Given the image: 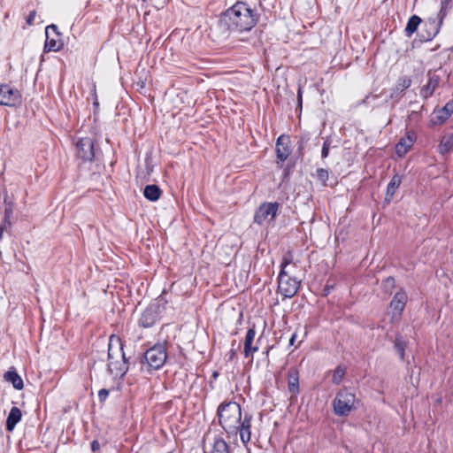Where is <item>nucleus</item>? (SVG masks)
<instances>
[{"instance_id": "obj_1", "label": "nucleus", "mask_w": 453, "mask_h": 453, "mask_svg": "<svg viewBox=\"0 0 453 453\" xmlns=\"http://www.w3.org/2000/svg\"><path fill=\"white\" fill-rule=\"evenodd\" d=\"M257 14L245 3H236L224 12L218 22L226 37L231 32L250 31L257 22Z\"/></svg>"}, {"instance_id": "obj_2", "label": "nucleus", "mask_w": 453, "mask_h": 453, "mask_svg": "<svg viewBox=\"0 0 453 453\" xmlns=\"http://www.w3.org/2000/svg\"><path fill=\"white\" fill-rule=\"evenodd\" d=\"M123 342L119 336L111 334L108 343V371L115 377H123L128 371Z\"/></svg>"}, {"instance_id": "obj_3", "label": "nucleus", "mask_w": 453, "mask_h": 453, "mask_svg": "<svg viewBox=\"0 0 453 453\" xmlns=\"http://www.w3.org/2000/svg\"><path fill=\"white\" fill-rule=\"evenodd\" d=\"M219 422L229 438L237 437V425L241 420L242 408L234 401L221 403L217 410Z\"/></svg>"}, {"instance_id": "obj_4", "label": "nucleus", "mask_w": 453, "mask_h": 453, "mask_svg": "<svg viewBox=\"0 0 453 453\" xmlns=\"http://www.w3.org/2000/svg\"><path fill=\"white\" fill-rule=\"evenodd\" d=\"M292 263V256L288 254L285 256L280 264V271L278 276L279 292L285 298H291L297 293L301 280L292 275L288 266Z\"/></svg>"}, {"instance_id": "obj_5", "label": "nucleus", "mask_w": 453, "mask_h": 453, "mask_svg": "<svg viewBox=\"0 0 453 453\" xmlns=\"http://www.w3.org/2000/svg\"><path fill=\"white\" fill-rule=\"evenodd\" d=\"M453 0H442L441 9L436 17H429L423 22V29L419 34L420 41L429 42L439 33L449 10L453 7Z\"/></svg>"}, {"instance_id": "obj_6", "label": "nucleus", "mask_w": 453, "mask_h": 453, "mask_svg": "<svg viewBox=\"0 0 453 453\" xmlns=\"http://www.w3.org/2000/svg\"><path fill=\"white\" fill-rule=\"evenodd\" d=\"M166 302L163 298H157L151 303L142 313L139 325L144 328L153 326L161 318L165 310Z\"/></svg>"}, {"instance_id": "obj_7", "label": "nucleus", "mask_w": 453, "mask_h": 453, "mask_svg": "<svg viewBox=\"0 0 453 453\" xmlns=\"http://www.w3.org/2000/svg\"><path fill=\"white\" fill-rule=\"evenodd\" d=\"M356 395L347 389H341L333 402L334 411L337 416H348L355 408Z\"/></svg>"}, {"instance_id": "obj_8", "label": "nucleus", "mask_w": 453, "mask_h": 453, "mask_svg": "<svg viewBox=\"0 0 453 453\" xmlns=\"http://www.w3.org/2000/svg\"><path fill=\"white\" fill-rule=\"evenodd\" d=\"M167 358V349L165 344L157 343L147 349L144 359L148 366L153 370L160 369Z\"/></svg>"}, {"instance_id": "obj_9", "label": "nucleus", "mask_w": 453, "mask_h": 453, "mask_svg": "<svg viewBox=\"0 0 453 453\" xmlns=\"http://www.w3.org/2000/svg\"><path fill=\"white\" fill-rule=\"evenodd\" d=\"M95 142L89 137L81 138L76 143V156L82 162H92L97 158Z\"/></svg>"}, {"instance_id": "obj_10", "label": "nucleus", "mask_w": 453, "mask_h": 453, "mask_svg": "<svg viewBox=\"0 0 453 453\" xmlns=\"http://www.w3.org/2000/svg\"><path fill=\"white\" fill-rule=\"evenodd\" d=\"M22 103V96L19 89L9 84H0V105L17 107Z\"/></svg>"}, {"instance_id": "obj_11", "label": "nucleus", "mask_w": 453, "mask_h": 453, "mask_svg": "<svg viewBox=\"0 0 453 453\" xmlns=\"http://www.w3.org/2000/svg\"><path fill=\"white\" fill-rule=\"evenodd\" d=\"M279 206L277 202L261 203L255 212L254 222L262 226L267 220H274L278 214Z\"/></svg>"}, {"instance_id": "obj_12", "label": "nucleus", "mask_w": 453, "mask_h": 453, "mask_svg": "<svg viewBox=\"0 0 453 453\" xmlns=\"http://www.w3.org/2000/svg\"><path fill=\"white\" fill-rule=\"evenodd\" d=\"M46 40L44 43V51H58L61 50L63 43L58 38L60 33L56 25H50L45 29Z\"/></svg>"}, {"instance_id": "obj_13", "label": "nucleus", "mask_w": 453, "mask_h": 453, "mask_svg": "<svg viewBox=\"0 0 453 453\" xmlns=\"http://www.w3.org/2000/svg\"><path fill=\"white\" fill-rule=\"evenodd\" d=\"M453 113V100L449 101L443 107L434 109L430 116V126H441L445 123Z\"/></svg>"}, {"instance_id": "obj_14", "label": "nucleus", "mask_w": 453, "mask_h": 453, "mask_svg": "<svg viewBox=\"0 0 453 453\" xmlns=\"http://www.w3.org/2000/svg\"><path fill=\"white\" fill-rule=\"evenodd\" d=\"M252 415L245 412L237 425V434H240L242 442L246 445L251 439Z\"/></svg>"}, {"instance_id": "obj_15", "label": "nucleus", "mask_w": 453, "mask_h": 453, "mask_svg": "<svg viewBox=\"0 0 453 453\" xmlns=\"http://www.w3.org/2000/svg\"><path fill=\"white\" fill-rule=\"evenodd\" d=\"M277 159L284 162L291 154V141L288 135L281 134L278 137L275 146Z\"/></svg>"}, {"instance_id": "obj_16", "label": "nucleus", "mask_w": 453, "mask_h": 453, "mask_svg": "<svg viewBox=\"0 0 453 453\" xmlns=\"http://www.w3.org/2000/svg\"><path fill=\"white\" fill-rule=\"evenodd\" d=\"M407 294L403 290L396 292L390 302V308L393 310V319L400 318L407 303Z\"/></svg>"}, {"instance_id": "obj_17", "label": "nucleus", "mask_w": 453, "mask_h": 453, "mask_svg": "<svg viewBox=\"0 0 453 453\" xmlns=\"http://www.w3.org/2000/svg\"><path fill=\"white\" fill-rule=\"evenodd\" d=\"M256 336L255 326L250 327L246 333L244 342H243V354L245 357H253V354L258 351L257 343L254 344Z\"/></svg>"}, {"instance_id": "obj_18", "label": "nucleus", "mask_w": 453, "mask_h": 453, "mask_svg": "<svg viewBox=\"0 0 453 453\" xmlns=\"http://www.w3.org/2000/svg\"><path fill=\"white\" fill-rule=\"evenodd\" d=\"M441 77L435 73H428V81L420 89V96L424 99H427L433 96L434 90L439 87Z\"/></svg>"}, {"instance_id": "obj_19", "label": "nucleus", "mask_w": 453, "mask_h": 453, "mask_svg": "<svg viewBox=\"0 0 453 453\" xmlns=\"http://www.w3.org/2000/svg\"><path fill=\"white\" fill-rule=\"evenodd\" d=\"M416 134L412 131L406 132L395 146V152L399 157L404 156L416 141Z\"/></svg>"}, {"instance_id": "obj_20", "label": "nucleus", "mask_w": 453, "mask_h": 453, "mask_svg": "<svg viewBox=\"0 0 453 453\" xmlns=\"http://www.w3.org/2000/svg\"><path fill=\"white\" fill-rule=\"evenodd\" d=\"M288 388L294 395L299 393V372L296 367H290L288 371Z\"/></svg>"}, {"instance_id": "obj_21", "label": "nucleus", "mask_w": 453, "mask_h": 453, "mask_svg": "<svg viewBox=\"0 0 453 453\" xmlns=\"http://www.w3.org/2000/svg\"><path fill=\"white\" fill-rule=\"evenodd\" d=\"M21 418L22 412L19 408L13 406L6 419V430L12 432L15 428L16 425L21 420Z\"/></svg>"}, {"instance_id": "obj_22", "label": "nucleus", "mask_w": 453, "mask_h": 453, "mask_svg": "<svg viewBox=\"0 0 453 453\" xmlns=\"http://www.w3.org/2000/svg\"><path fill=\"white\" fill-rule=\"evenodd\" d=\"M4 378L6 381L12 384L13 388L21 390L24 388L23 380L14 368H11L4 374Z\"/></svg>"}, {"instance_id": "obj_23", "label": "nucleus", "mask_w": 453, "mask_h": 453, "mask_svg": "<svg viewBox=\"0 0 453 453\" xmlns=\"http://www.w3.org/2000/svg\"><path fill=\"white\" fill-rule=\"evenodd\" d=\"M162 191L157 185L150 184L145 186L143 189V196L146 199L151 202L157 201L161 196Z\"/></svg>"}, {"instance_id": "obj_24", "label": "nucleus", "mask_w": 453, "mask_h": 453, "mask_svg": "<svg viewBox=\"0 0 453 453\" xmlns=\"http://www.w3.org/2000/svg\"><path fill=\"white\" fill-rule=\"evenodd\" d=\"M422 19L418 15H412L405 27L404 33L407 37H411L415 32H417L418 26L421 24Z\"/></svg>"}, {"instance_id": "obj_25", "label": "nucleus", "mask_w": 453, "mask_h": 453, "mask_svg": "<svg viewBox=\"0 0 453 453\" xmlns=\"http://www.w3.org/2000/svg\"><path fill=\"white\" fill-rule=\"evenodd\" d=\"M451 150H453V135H445L439 145V151L441 154H446Z\"/></svg>"}, {"instance_id": "obj_26", "label": "nucleus", "mask_w": 453, "mask_h": 453, "mask_svg": "<svg viewBox=\"0 0 453 453\" xmlns=\"http://www.w3.org/2000/svg\"><path fill=\"white\" fill-rule=\"evenodd\" d=\"M402 182L401 176L395 174L392 177L387 188V196L392 198Z\"/></svg>"}, {"instance_id": "obj_27", "label": "nucleus", "mask_w": 453, "mask_h": 453, "mask_svg": "<svg viewBox=\"0 0 453 453\" xmlns=\"http://www.w3.org/2000/svg\"><path fill=\"white\" fill-rule=\"evenodd\" d=\"M394 346L399 355L400 359L403 361L405 357V349L407 347V342L404 341L402 336L397 335L395 337Z\"/></svg>"}, {"instance_id": "obj_28", "label": "nucleus", "mask_w": 453, "mask_h": 453, "mask_svg": "<svg viewBox=\"0 0 453 453\" xmlns=\"http://www.w3.org/2000/svg\"><path fill=\"white\" fill-rule=\"evenodd\" d=\"M12 214V207L11 205L7 206L4 210V219L2 225H0V239L2 238L3 232L6 228V226H11L10 218Z\"/></svg>"}, {"instance_id": "obj_29", "label": "nucleus", "mask_w": 453, "mask_h": 453, "mask_svg": "<svg viewBox=\"0 0 453 453\" xmlns=\"http://www.w3.org/2000/svg\"><path fill=\"white\" fill-rule=\"evenodd\" d=\"M345 368L342 366H337L334 371L332 382L335 385H339L342 382L345 375Z\"/></svg>"}, {"instance_id": "obj_30", "label": "nucleus", "mask_w": 453, "mask_h": 453, "mask_svg": "<svg viewBox=\"0 0 453 453\" xmlns=\"http://www.w3.org/2000/svg\"><path fill=\"white\" fill-rule=\"evenodd\" d=\"M411 85V78L404 76L399 79L395 89L397 91L403 92L405 89L409 88Z\"/></svg>"}, {"instance_id": "obj_31", "label": "nucleus", "mask_w": 453, "mask_h": 453, "mask_svg": "<svg viewBox=\"0 0 453 453\" xmlns=\"http://www.w3.org/2000/svg\"><path fill=\"white\" fill-rule=\"evenodd\" d=\"M331 144H332V139L330 137H326L323 142V146H322V150H321L322 158H326L328 157Z\"/></svg>"}, {"instance_id": "obj_32", "label": "nucleus", "mask_w": 453, "mask_h": 453, "mask_svg": "<svg viewBox=\"0 0 453 453\" xmlns=\"http://www.w3.org/2000/svg\"><path fill=\"white\" fill-rule=\"evenodd\" d=\"M317 177L319 178V180H320L321 181H323L325 183L327 181V180L329 178V173L327 170H326L324 168H319L317 170Z\"/></svg>"}, {"instance_id": "obj_33", "label": "nucleus", "mask_w": 453, "mask_h": 453, "mask_svg": "<svg viewBox=\"0 0 453 453\" xmlns=\"http://www.w3.org/2000/svg\"><path fill=\"white\" fill-rule=\"evenodd\" d=\"M386 291L390 292L395 288V279L393 277H388L383 282Z\"/></svg>"}, {"instance_id": "obj_34", "label": "nucleus", "mask_w": 453, "mask_h": 453, "mask_svg": "<svg viewBox=\"0 0 453 453\" xmlns=\"http://www.w3.org/2000/svg\"><path fill=\"white\" fill-rule=\"evenodd\" d=\"M109 396V390L102 388L98 391V399L101 403H104Z\"/></svg>"}, {"instance_id": "obj_35", "label": "nucleus", "mask_w": 453, "mask_h": 453, "mask_svg": "<svg viewBox=\"0 0 453 453\" xmlns=\"http://www.w3.org/2000/svg\"><path fill=\"white\" fill-rule=\"evenodd\" d=\"M35 16H36V12L35 11H32L29 12V14L27 15V19H26V23L27 26H32L34 24V20L35 19Z\"/></svg>"}, {"instance_id": "obj_36", "label": "nucleus", "mask_w": 453, "mask_h": 453, "mask_svg": "<svg viewBox=\"0 0 453 453\" xmlns=\"http://www.w3.org/2000/svg\"><path fill=\"white\" fill-rule=\"evenodd\" d=\"M100 449V443L97 440H94L91 442V450L93 452L98 451Z\"/></svg>"}, {"instance_id": "obj_37", "label": "nucleus", "mask_w": 453, "mask_h": 453, "mask_svg": "<svg viewBox=\"0 0 453 453\" xmlns=\"http://www.w3.org/2000/svg\"><path fill=\"white\" fill-rule=\"evenodd\" d=\"M296 333H294V334L291 335L290 339H289V345H290V346L294 345V343H295V342H296Z\"/></svg>"}, {"instance_id": "obj_38", "label": "nucleus", "mask_w": 453, "mask_h": 453, "mask_svg": "<svg viewBox=\"0 0 453 453\" xmlns=\"http://www.w3.org/2000/svg\"><path fill=\"white\" fill-rule=\"evenodd\" d=\"M297 100H298L299 105H302V89L301 88H299L298 92H297Z\"/></svg>"}, {"instance_id": "obj_39", "label": "nucleus", "mask_w": 453, "mask_h": 453, "mask_svg": "<svg viewBox=\"0 0 453 453\" xmlns=\"http://www.w3.org/2000/svg\"><path fill=\"white\" fill-rule=\"evenodd\" d=\"M234 354H235V351H234V349H232V350H231V356H230V357L232 358V357L234 356Z\"/></svg>"}, {"instance_id": "obj_40", "label": "nucleus", "mask_w": 453, "mask_h": 453, "mask_svg": "<svg viewBox=\"0 0 453 453\" xmlns=\"http://www.w3.org/2000/svg\"><path fill=\"white\" fill-rule=\"evenodd\" d=\"M325 291L326 292V294H328V293H329V287H328V286H326V287L325 288Z\"/></svg>"}]
</instances>
